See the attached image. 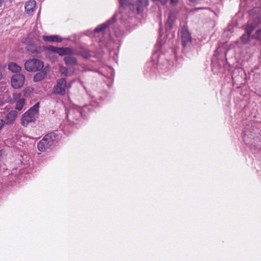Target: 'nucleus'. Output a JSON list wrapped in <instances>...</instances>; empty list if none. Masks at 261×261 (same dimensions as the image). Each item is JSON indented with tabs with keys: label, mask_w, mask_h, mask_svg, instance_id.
<instances>
[{
	"label": "nucleus",
	"mask_w": 261,
	"mask_h": 261,
	"mask_svg": "<svg viewBox=\"0 0 261 261\" xmlns=\"http://www.w3.org/2000/svg\"><path fill=\"white\" fill-rule=\"evenodd\" d=\"M259 25L255 29L256 30L254 34L252 35V37L254 38V39H256L261 42V27H259Z\"/></svg>",
	"instance_id": "nucleus-19"
},
{
	"label": "nucleus",
	"mask_w": 261,
	"mask_h": 261,
	"mask_svg": "<svg viewBox=\"0 0 261 261\" xmlns=\"http://www.w3.org/2000/svg\"><path fill=\"white\" fill-rule=\"evenodd\" d=\"M178 2V0H170L171 3L172 4H176Z\"/></svg>",
	"instance_id": "nucleus-27"
},
{
	"label": "nucleus",
	"mask_w": 261,
	"mask_h": 261,
	"mask_svg": "<svg viewBox=\"0 0 261 261\" xmlns=\"http://www.w3.org/2000/svg\"><path fill=\"white\" fill-rule=\"evenodd\" d=\"M43 63L37 59H33L25 62L24 67L26 70L30 72L40 71L43 67Z\"/></svg>",
	"instance_id": "nucleus-6"
},
{
	"label": "nucleus",
	"mask_w": 261,
	"mask_h": 261,
	"mask_svg": "<svg viewBox=\"0 0 261 261\" xmlns=\"http://www.w3.org/2000/svg\"><path fill=\"white\" fill-rule=\"evenodd\" d=\"M176 15L175 12L170 11L168 14V18L165 23V29L166 31H169L172 28L173 24Z\"/></svg>",
	"instance_id": "nucleus-11"
},
{
	"label": "nucleus",
	"mask_w": 261,
	"mask_h": 261,
	"mask_svg": "<svg viewBox=\"0 0 261 261\" xmlns=\"http://www.w3.org/2000/svg\"><path fill=\"white\" fill-rule=\"evenodd\" d=\"M8 69L13 72H17L21 70V68L15 63H10L8 65Z\"/></svg>",
	"instance_id": "nucleus-18"
},
{
	"label": "nucleus",
	"mask_w": 261,
	"mask_h": 261,
	"mask_svg": "<svg viewBox=\"0 0 261 261\" xmlns=\"http://www.w3.org/2000/svg\"><path fill=\"white\" fill-rule=\"evenodd\" d=\"M257 10H258V8H257L253 9L252 11L250 12V15L251 16L252 14L254 12H255Z\"/></svg>",
	"instance_id": "nucleus-26"
},
{
	"label": "nucleus",
	"mask_w": 261,
	"mask_h": 261,
	"mask_svg": "<svg viewBox=\"0 0 261 261\" xmlns=\"http://www.w3.org/2000/svg\"><path fill=\"white\" fill-rule=\"evenodd\" d=\"M181 37L182 44L184 48L188 47L190 46L192 38L189 32L186 28H182L181 30Z\"/></svg>",
	"instance_id": "nucleus-9"
},
{
	"label": "nucleus",
	"mask_w": 261,
	"mask_h": 261,
	"mask_svg": "<svg viewBox=\"0 0 261 261\" xmlns=\"http://www.w3.org/2000/svg\"><path fill=\"white\" fill-rule=\"evenodd\" d=\"M36 6V2L34 0H31L25 3V10L28 14H31L34 11Z\"/></svg>",
	"instance_id": "nucleus-15"
},
{
	"label": "nucleus",
	"mask_w": 261,
	"mask_h": 261,
	"mask_svg": "<svg viewBox=\"0 0 261 261\" xmlns=\"http://www.w3.org/2000/svg\"><path fill=\"white\" fill-rule=\"evenodd\" d=\"M67 87L66 81L64 78H61L58 80L57 84L53 89V93L60 95H64L66 93Z\"/></svg>",
	"instance_id": "nucleus-7"
},
{
	"label": "nucleus",
	"mask_w": 261,
	"mask_h": 261,
	"mask_svg": "<svg viewBox=\"0 0 261 261\" xmlns=\"http://www.w3.org/2000/svg\"><path fill=\"white\" fill-rule=\"evenodd\" d=\"M71 53V51L69 54L65 55L66 56L65 57L64 61L66 65L72 67L77 65V62L76 58L70 55Z\"/></svg>",
	"instance_id": "nucleus-12"
},
{
	"label": "nucleus",
	"mask_w": 261,
	"mask_h": 261,
	"mask_svg": "<svg viewBox=\"0 0 261 261\" xmlns=\"http://www.w3.org/2000/svg\"><path fill=\"white\" fill-rule=\"evenodd\" d=\"M119 14H115L111 19L108 20L106 23L98 25L94 29L93 32V35L94 37L99 38L98 41L103 42L105 41L106 38L105 34L107 28L109 27L115 21L116 17Z\"/></svg>",
	"instance_id": "nucleus-2"
},
{
	"label": "nucleus",
	"mask_w": 261,
	"mask_h": 261,
	"mask_svg": "<svg viewBox=\"0 0 261 261\" xmlns=\"http://www.w3.org/2000/svg\"><path fill=\"white\" fill-rule=\"evenodd\" d=\"M55 133H50L46 135L38 143V149L40 151L44 152L57 142Z\"/></svg>",
	"instance_id": "nucleus-5"
},
{
	"label": "nucleus",
	"mask_w": 261,
	"mask_h": 261,
	"mask_svg": "<svg viewBox=\"0 0 261 261\" xmlns=\"http://www.w3.org/2000/svg\"><path fill=\"white\" fill-rule=\"evenodd\" d=\"M82 56L84 58L87 59H90V58L91 57V55L90 54V53L88 52H83Z\"/></svg>",
	"instance_id": "nucleus-25"
},
{
	"label": "nucleus",
	"mask_w": 261,
	"mask_h": 261,
	"mask_svg": "<svg viewBox=\"0 0 261 261\" xmlns=\"http://www.w3.org/2000/svg\"><path fill=\"white\" fill-rule=\"evenodd\" d=\"M7 102V99L3 94L0 95V107L4 106Z\"/></svg>",
	"instance_id": "nucleus-22"
},
{
	"label": "nucleus",
	"mask_w": 261,
	"mask_h": 261,
	"mask_svg": "<svg viewBox=\"0 0 261 261\" xmlns=\"http://www.w3.org/2000/svg\"><path fill=\"white\" fill-rule=\"evenodd\" d=\"M119 4L121 7H125L127 5V2L126 0H119Z\"/></svg>",
	"instance_id": "nucleus-24"
},
{
	"label": "nucleus",
	"mask_w": 261,
	"mask_h": 261,
	"mask_svg": "<svg viewBox=\"0 0 261 261\" xmlns=\"http://www.w3.org/2000/svg\"><path fill=\"white\" fill-rule=\"evenodd\" d=\"M17 117V112L16 111L12 110L10 111L6 116V121L7 124H12Z\"/></svg>",
	"instance_id": "nucleus-14"
},
{
	"label": "nucleus",
	"mask_w": 261,
	"mask_h": 261,
	"mask_svg": "<svg viewBox=\"0 0 261 261\" xmlns=\"http://www.w3.org/2000/svg\"><path fill=\"white\" fill-rule=\"evenodd\" d=\"M24 76L21 73L16 74L11 78V85L15 89L20 88L24 83Z\"/></svg>",
	"instance_id": "nucleus-8"
},
{
	"label": "nucleus",
	"mask_w": 261,
	"mask_h": 261,
	"mask_svg": "<svg viewBox=\"0 0 261 261\" xmlns=\"http://www.w3.org/2000/svg\"><path fill=\"white\" fill-rule=\"evenodd\" d=\"M60 73L65 76H70L73 71L70 68H67L63 66H60L59 68Z\"/></svg>",
	"instance_id": "nucleus-17"
},
{
	"label": "nucleus",
	"mask_w": 261,
	"mask_h": 261,
	"mask_svg": "<svg viewBox=\"0 0 261 261\" xmlns=\"http://www.w3.org/2000/svg\"><path fill=\"white\" fill-rule=\"evenodd\" d=\"M88 107L85 106L84 108H82L78 106H74L70 108L66 113L68 120L71 123H76V121L81 119L83 112L86 111V109L90 110V109L88 108Z\"/></svg>",
	"instance_id": "nucleus-3"
},
{
	"label": "nucleus",
	"mask_w": 261,
	"mask_h": 261,
	"mask_svg": "<svg viewBox=\"0 0 261 261\" xmlns=\"http://www.w3.org/2000/svg\"><path fill=\"white\" fill-rule=\"evenodd\" d=\"M39 107V103L37 102L22 115L21 124L23 126H27L29 123L35 120L38 113Z\"/></svg>",
	"instance_id": "nucleus-4"
},
{
	"label": "nucleus",
	"mask_w": 261,
	"mask_h": 261,
	"mask_svg": "<svg viewBox=\"0 0 261 261\" xmlns=\"http://www.w3.org/2000/svg\"><path fill=\"white\" fill-rule=\"evenodd\" d=\"M24 105V99L23 98H20L17 100L16 103V109L18 111H21Z\"/></svg>",
	"instance_id": "nucleus-20"
},
{
	"label": "nucleus",
	"mask_w": 261,
	"mask_h": 261,
	"mask_svg": "<svg viewBox=\"0 0 261 261\" xmlns=\"http://www.w3.org/2000/svg\"><path fill=\"white\" fill-rule=\"evenodd\" d=\"M47 49L54 53L59 54L60 56L69 54L71 49L69 48H60L57 47L52 45H49L47 47Z\"/></svg>",
	"instance_id": "nucleus-10"
},
{
	"label": "nucleus",
	"mask_w": 261,
	"mask_h": 261,
	"mask_svg": "<svg viewBox=\"0 0 261 261\" xmlns=\"http://www.w3.org/2000/svg\"><path fill=\"white\" fill-rule=\"evenodd\" d=\"M47 73V70L46 69H43L40 71L38 72L33 77V81L34 82H39L43 80L46 76Z\"/></svg>",
	"instance_id": "nucleus-13"
},
{
	"label": "nucleus",
	"mask_w": 261,
	"mask_h": 261,
	"mask_svg": "<svg viewBox=\"0 0 261 261\" xmlns=\"http://www.w3.org/2000/svg\"><path fill=\"white\" fill-rule=\"evenodd\" d=\"M243 141L245 144H248L251 143V141L248 140V137H247V132H244Z\"/></svg>",
	"instance_id": "nucleus-23"
},
{
	"label": "nucleus",
	"mask_w": 261,
	"mask_h": 261,
	"mask_svg": "<svg viewBox=\"0 0 261 261\" xmlns=\"http://www.w3.org/2000/svg\"><path fill=\"white\" fill-rule=\"evenodd\" d=\"M261 24V15H258L251 18L247 23L245 27V33L240 37L241 43L244 45H249L250 46H255L256 43L252 42V40L254 39L252 37V33L255 30L259 25Z\"/></svg>",
	"instance_id": "nucleus-1"
},
{
	"label": "nucleus",
	"mask_w": 261,
	"mask_h": 261,
	"mask_svg": "<svg viewBox=\"0 0 261 261\" xmlns=\"http://www.w3.org/2000/svg\"><path fill=\"white\" fill-rule=\"evenodd\" d=\"M92 106H96V103H94V104H92Z\"/></svg>",
	"instance_id": "nucleus-30"
},
{
	"label": "nucleus",
	"mask_w": 261,
	"mask_h": 261,
	"mask_svg": "<svg viewBox=\"0 0 261 261\" xmlns=\"http://www.w3.org/2000/svg\"><path fill=\"white\" fill-rule=\"evenodd\" d=\"M42 39L44 41L61 42L62 38L57 35L43 36Z\"/></svg>",
	"instance_id": "nucleus-16"
},
{
	"label": "nucleus",
	"mask_w": 261,
	"mask_h": 261,
	"mask_svg": "<svg viewBox=\"0 0 261 261\" xmlns=\"http://www.w3.org/2000/svg\"><path fill=\"white\" fill-rule=\"evenodd\" d=\"M139 6L146 7L148 5V0H136Z\"/></svg>",
	"instance_id": "nucleus-21"
},
{
	"label": "nucleus",
	"mask_w": 261,
	"mask_h": 261,
	"mask_svg": "<svg viewBox=\"0 0 261 261\" xmlns=\"http://www.w3.org/2000/svg\"><path fill=\"white\" fill-rule=\"evenodd\" d=\"M2 77H3V75H2L1 71H0V80L2 79Z\"/></svg>",
	"instance_id": "nucleus-28"
},
{
	"label": "nucleus",
	"mask_w": 261,
	"mask_h": 261,
	"mask_svg": "<svg viewBox=\"0 0 261 261\" xmlns=\"http://www.w3.org/2000/svg\"><path fill=\"white\" fill-rule=\"evenodd\" d=\"M3 2V0H0V7L2 6Z\"/></svg>",
	"instance_id": "nucleus-29"
}]
</instances>
